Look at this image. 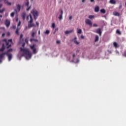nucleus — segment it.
I'll list each match as a JSON object with an SVG mask.
<instances>
[{"mask_svg": "<svg viewBox=\"0 0 126 126\" xmlns=\"http://www.w3.org/2000/svg\"><path fill=\"white\" fill-rule=\"evenodd\" d=\"M96 33H98L99 34L100 36L101 35L102 32L101 31V29H98L96 30Z\"/></svg>", "mask_w": 126, "mask_h": 126, "instance_id": "9b49d317", "label": "nucleus"}, {"mask_svg": "<svg viewBox=\"0 0 126 126\" xmlns=\"http://www.w3.org/2000/svg\"><path fill=\"white\" fill-rule=\"evenodd\" d=\"M114 46L115 48H118L119 47V46L118 45V43L116 42H114Z\"/></svg>", "mask_w": 126, "mask_h": 126, "instance_id": "412c9836", "label": "nucleus"}, {"mask_svg": "<svg viewBox=\"0 0 126 126\" xmlns=\"http://www.w3.org/2000/svg\"><path fill=\"white\" fill-rule=\"evenodd\" d=\"M15 28H16V27L14 26L13 27V29H15Z\"/></svg>", "mask_w": 126, "mask_h": 126, "instance_id": "4d7b16f0", "label": "nucleus"}, {"mask_svg": "<svg viewBox=\"0 0 126 126\" xmlns=\"http://www.w3.org/2000/svg\"><path fill=\"white\" fill-rule=\"evenodd\" d=\"M56 43L57 44H60L61 43V41L60 40H57Z\"/></svg>", "mask_w": 126, "mask_h": 126, "instance_id": "58836bf2", "label": "nucleus"}, {"mask_svg": "<svg viewBox=\"0 0 126 126\" xmlns=\"http://www.w3.org/2000/svg\"><path fill=\"white\" fill-rule=\"evenodd\" d=\"M93 27H97L98 26H97V25L96 24H94Z\"/></svg>", "mask_w": 126, "mask_h": 126, "instance_id": "ea45409f", "label": "nucleus"}, {"mask_svg": "<svg viewBox=\"0 0 126 126\" xmlns=\"http://www.w3.org/2000/svg\"><path fill=\"white\" fill-rule=\"evenodd\" d=\"M5 15L6 16H7L8 15V13H5Z\"/></svg>", "mask_w": 126, "mask_h": 126, "instance_id": "603ef678", "label": "nucleus"}, {"mask_svg": "<svg viewBox=\"0 0 126 126\" xmlns=\"http://www.w3.org/2000/svg\"><path fill=\"white\" fill-rule=\"evenodd\" d=\"M60 11H61V14L60 15V16L59 17V19L60 20H62L63 19V12L62 9H61Z\"/></svg>", "mask_w": 126, "mask_h": 126, "instance_id": "1a4fd4ad", "label": "nucleus"}, {"mask_svg": "<svg viewBox=\"0 0 126 126\" xmlns=\"http://www.w3.org/2000/svg\"><path fill=\"white\" fill-rule=\"evenodd\" d=\"M85 0H82V2H85Z\"/></svg>", "mask_w": 126, "mask_h": 126, "instance_id": "bf43d9fd", "label": "nucleus"}, {"mask_svg": "<svg viewBox=\"0 0 126 126\" xmlns=\"http://www.w3.org/2000/svg\"><path fill=\"white\" fill-rule=\"evenodd\" d=\"M25 45V43H23V44H22V47H24Z\"/></svg>", "mask_w": 126, "mask_h": 126, "instance_id": "8fccbe9b", "label": "nucleus"}, {"mask_svg": "<svg viewBox=\"0 0 126 126\" xmlns=\"http://www.w3.org/2000/svg\"><path fill=\"white\" fill-rule=\"evenodd\" d=\"M0 17L2 18V15H0Z\"/></svg>", "mask_w": 126, "mask_h": 126, "instance_id": "e2e57ef3", "label": "nucleus"}, {"mask_svg": "<svg viewBox=\"0 0 126 126\" xmlns=\"http://www.w3.org/2000/svg\"><path fill=\"white\" fill-rule=\"evenodd\" d=\"M55 31H58V28H56V29H55Z\"/></svg>", "mask_w": 126, "mask_h": 126, "instance_id": "6e6d98bb", "label": "nucleus"}, {"mask_svg": "<svg viewBox=\"0 0 126 126\" xmlns=\"http://www.w3.org/2000/svg\"><path fill=\"white\" fill-rule=\"evenodd\" d=\"M18 21V18L16 19V21Z\"/></svg>", "mask_w": 126, "mask_h": 126, "instance_id": "774afa93", "label": "nucleus"}, {"mask_svg": "<svg viewBox=\"0 0 126 126\" xmlns=\"http://www.w3.org/2000/svg\"><path fill=\"white\" fill-rule=\"evenodd\" d=\"M3 0L4 1V0H0V2H1Z\"/></svg>", "mask_w": 126, "mask_h": 126, "instance_id": "0e129e2a", "label": "nucleus"}, {"mask_svg": "<svg viewBox=\"0 0 126 126\" xmlns=\"http://www.w3.org/2000/svg\"><path fill=\"white\" fill-rule=\"evenodd\" d=\"M117 33H118L120 35H121V34H122L121 32L119 30H117Z\"/></svg>", "mask_w": 126, "mask_h": 126, "instance_id": "c756f323", "label": "nucleus"}, {"mask_svg": "<svg viewBox=\"0 0 126 126\" xmlns=\"http://www.w3.org/2000/svg\"><path fill=\"white\" fill-rule=\"evenodd\" d=\"M36 46V44H33L32 45H30V48L32 50L34 54H35L37 53L36 48H35Z\"/></svg>", "mask_w": 126, "mask_h": 126, "instance_id": "423d86ee", "label": "nucleus"}, {"mask_svg": "<svg viewBox=\"0 0 126 126\" xmlns=\"http://www.w3.org/2000/svg\"><path fill=\"white\" fill-rule=\"evenodd\" d=\"M113 14H114V15L115 16H120V13L118 12H117V11H114V12H113Z\"/></svg>", "mask_w": 126, "mask_h": 126, "instance_id": "4468645a", "label": "nucleus"}, {"mask_svg": "<svg viewBox=\"0 0 126 126\" xmlns=\"http://www.w3.org/2000/svg\"><path fill=\"white\" fill-rule=\"evenodd\" d=\"M15 33H16V34L17 35H19V31H18V30H16V31H15Z\"/></svg>", "mask_w": 126, "mask_h": 126, "instance_id": "f704fd0d", "label": "nucleus"}, {"mask_svg": "<svg viewBox=\"0 0 126 126\" xmlns=\"http://www.w3.org/2000/svg\"><path fill=\"white\" fill-rule=\"evenodd\" d=\"M76 52H77V53L79 52V50H77Z\"/></svg>", "mask_w": 126, "mask_h": 126, "instance_id": "13d9d810", "label": "nucleus"}, {"mask_svg": "<svg viewBox=\"0 0 126 126\" xmlns=\"http://www.w3.org/2000/svg\"><path fill=\"white\" fill-rule=\"evenodd\" d=\"M4 2L5 4H7L8 5H11V3L10 2L8 1L7 0H4Z\"/></svg>", "mask_w": 126, "mask_h": 126, "instance_id": "6ab92c4d", "label": "nucleus"}, {"mask_svg": "<svg viewBox=\"0 0 126 126\" xmlns=\"http://www.w3.org/2000/svg\"><path fill=\"white\" fill-rule=\"evenodd\" d=\"M52 27L54 29L55 28V23H53V24H52Z\"/></svg>", "mask_w": 126, "mask_h": 126, "instance_id": "2f4dec72", "label": "nucleus"}, {"mask_svg": "<svg viewBox=\"0 0 126 126\" xmlns=\"http://www.w3.org/2000/svg\"><path fill=\"white\" fill-rule=\"evenodd\" d=\"M30 21H29L28 27H29V28H31L32 27H35L34 24L32 23L33 19H32V15H30Z\"/></svg>", "mask_w": 126, "mask_h": 126, "instance_id": "39448f33", "label": "nucleus"}, {"mask_svg": "<svg viewBox=\"0 0 126 126\" xmlns=\"http://www.w3.org/2000/svg\"><path fill=\"white\" fill-rule=\"evenodd\" d=\"M23 37V35L22 33V34H20V40H21Z\"/></svg>", "mask_w": 126, "mask_h": 126, "instance_id": "e433bc0d", "label": "nucleus"}, {"mask_svg": "<svg viewBox=\"0 0 126 126\" xmlns=\"http://www.w3.org/2000/svg\"><path fill=\"white\" fill-rule=\"evenodd\" d=\"M81 38L82 39H84V36H83V35H82L81 36Z\"/></svg>", "mask_w": 126, "mask_h": 126, "instance_id": "de8ad7c7", "label": "nucleus"}, {"mask_svg": "<svg viewBox=\"0 0 126 126\" xmlns=\"http://www.w3.org/2000/svg\"><path fill=\"white\" fill-rule=\"evenodd\" d=\"M33 41H34V42H38V40L37 39H34Z\"/></svg>", "mask_w": 126, "mask_h": 126, "instance_id": "37998d69", "label": "nucleus"}, {"mask_svg": "<svg viewBox=\"0 0 126 126\" xmlns=\"http://www.w3.org/2000/svg\"><path fill=\"white\" fill-rule=\"evenodd\" d=\"M27 2L25 3V5L29 7V4H30V2H29V0H27Z\"/></svg>", "mask_w": 126, "mask_h": 126, "instance_id": "cd10ccee", "label": "nucleus"}, {"mask_svg": "<svg viewBox=\"0 0 126 126\" xmlns=\"http://www.w3.org/2000/svg\"><path fill=\"white\" fill-rule=\"evenodd\" d=\"M20 50L21 52H23V56H26L28 57L30 59H31L32 58V54L31 52H30V51L28 48L20 47Z\"/></svg>", "mask_w": 126, "mask_h": 126, "instance_id": "f257e3e1", "label": "nucleus"}, {"mask_svg": "<svg viewBox=\"0 0 126 126\" xmlns=\"http://www.w3.org/2000/svg\"><path fill=\"white\" fill-rule=\"evenodd\" d=\"M94 15H90L89 16V18L90 19H94Z\"/></svg>", "mask_w": 126, "mask_h": 126, "instance_id": "393cba45", "label": "nucleus"}, {"mask_svg": "<svg viewBox=\"0 0 126 126\" xmlns=\"http://www.w3.org/2000/svg\"><path fill=\"white\" fill-rule=\"evenodd\" d=\"M5 24L7 28H8L10 26V20L8 19H6L5 21Z\"/></svg>", "mask_w": 126, "mask_h": 126, "instance_id": "6e6552de", "label": "nucleus"}, {"mask_svg": "<svg viewBox=\"0 0 126 126\" xmlns=\"http://www.w3.org/2000/svg\"><path fill=\"white\" fill-rule=\"evenodd\" d=\"M14 14H15V13H14V12H12L11 13V17H13L14 16Z\"/></svg>", "mask_w": 126, "mask_h": 126, "instance_id": "473e14b6", "label": "nucleus"}, {"mask_svg": "<svg viewBox=\"0 0 126 126\" xmlns=\"http://www.w3.org/2000/svg\"><path fill=\"white\" fill-rule=\"evenodd\" d=\"M94 0H91V2H94Z\"/></svg>", "mask_w": 126, "mask_h": 126, "instance_id": "5fc2aeb1", "label": "nucleus"}, {"mask_svg": "<svg viewBox=\"0 0 126 126\" xmlns=\"http://www.w3.org/2000/svg\"><path fill=\"white\" fill-rule=\"evenodd\" d=\"M99 7L98 6H95V9H94V11L95 12H99Z\"/></svg>", "mask_w": 126, "mask_h": 126, "instance_id": "f3484780", "label": "nucleus"}, {"mask_svg": "<svg viewBox=\"0 0 126 126\" xmlns=\"http://www.w3.org/2000/svg\"><path fill=\"white\" fill-rule=\"evenodd\" d=\"M31 9V6H28V8H27V11H29Z\"/></svg>", "mask_w": 126, "mask_h": 126, "instance_id": "72a5a7b5", "label": "nucleus"}, {"mask_svg": "<svg viewBox=\"0 0 126 126\" xmlns=\"http://www.w3.org/2000/svg\"><path fill=\"white\" fill-rule=\"evenodd\" d=\"M10 34V33L9 32H7V36H9Z\"/></svg>", "mask_w": 126, "mask_h": 126, "instance_id": "49530a36", "label": "nucleus"}, {"mask_svg": "<svg viewBox=\"0 0 126 126\" xmlns=\"http://www.w3.org/2000/svg\"><path fill=\"white\" fill-rule=\"evenodd\" d=\"M99 40V36L98 35H96L95 36V42H96Z\"/></svg>", "mask_w": 126, "mask_h": 126, "instance_id": "5701e85b", "label": "nucleus"}, {"mask_svg": "<svg viewBox=\"0 0 126 126\" xmlns=\"http://www.w3.org/2000/svg\"><path fill=\"white\" fill-rule=\"evenodd\" d=\"M28 29V27H26V30H27Z\"/></svg>", "mask_w": 126, "mask_h": 126, "instance_id": "338daca9", "label": "nucleus"}, {"mask_svg": "<svg viewBox=\"0 0 126 126\" xmlns=\"http://www.w3.org/2000/svg\"><path fill=\"white\" fill-rule=\"evenodd\" d=\"M77 37H75L74 38V42L75 44H77V45H78L79 44V42L77 41Z\"/></svg>", "mask_w": 126, "mask_h": 126, "instance_id": "aec40b11", "label": "nucleus"}, {"mask_svg": "<svg viewBox=\"0 0 126 126\" xmlns=\"http://www.w3.org/2000/svg\"><path fill=\"white\" fill-rule=\"evenodd\" d=\"M12 51H13L12 49L10 48L9 50H8L6 52H4V53H7V54H9V52H12Z\"/></svg>", "mask_w": 126, "mask_h": 126, "instance_id": "bb28decb", "label": "nucleus"}, {"mask_svg": "<svg viewBox=\"0 0 126 126\" xmlns=\"http://www.w3.org/2000/svg\"><path fill=\"white\" fill-rule=\"evenodd\" d=\"M20 30V27H19V26H18V27H17V29H16V30L19 31Z\"/></svg>", "mask_w": 126, "mask_h": 126, "instance_id": "a19ab883", "label": "nucleus"}, {"mask_svg": "<svg viewBox=\"0 0 126 126\" xmlns=\"http://www.w3.org/2000/svg\"><path fill=\"white\" fill-rule=\"evenodd\" d=\"M4 36H5V33H3L2 34V37H4Z\"/></svg>", "mask_w": 126, "mask_h": 126, "instance_id": "09e8293b", "label": "nucleus"}, {"mask_svg": "<svg viewBox=\"0 0 126 126\" xmlns=\"http://www.w3.org/2000/svg\"><path fill=\"white\" fill-rule=\"evenodd\" d=\"M31 13L32 14L34 19L35 20V21H36L37 17L39 15V12L36 9H32V10Z\"/></svg>", "mask_w": 126, "mask_h": 126, "instance_id": "20e7f679", "label": "nucleus"}, {"mask_svg": "<svg viewBox=\"0 0 126 126\" xmlns=\"http://www.w3.org/2000/svg\"><path fill=\"white\" fill-rule=\"evenodd\" d=\"M36 32H32V37H34V35L36 34Z\"/></svg>", "mask_w": 126, "mask_h": 126, "instance_id": "b1692460", "label": "nucleus"}, {"mask_svg": "<svg viewBox=\"0 0 126 126\" xmlns=\"http://www.w3.org/2000/svg\"><path fill=\"white\" fill-rule=\"evenodd\" d=\"M109 3L112 4H116V1L115 0H110Z\"/></svg>", "mask_w": 126, "mask_h": 126, "instance_id": "dca6fc26", "label": "nucleus"}, {"mask_svg": "<svg viewBox=\"0 0 126 126\" xmlns=\"http://www.w3.org/2000/svg\"><path fill=\"white\" fill-rule=\"evenodd\" d=\"M85 23L86 24L90 26H92V25H93V23L91 21V20L88 19V18H86L85 19Z\"/></svg>", "mask_w": 126, "mask_h": 126, "instance_id": "0eeeda50", "label": "nucleus"}, {"mask_svg": "<svg viewBox=\"0 0 126 126\" xmlns=\"http://www.w3.org/2000/svg\"><path fill=\"white\" fill-rule=\"evenodd\" d=\"M35 23H36V25H37V26H39V23H38V22H36Z\"/></svg>", "mask_w": 126, "mask_h": 126, "instance_id": "3c124183", "label": "nucleus"}, {"mask_svg": "<svg viewBox=\"0 0 126 126\" xmlns=\"http://www.w3.org/2000/svg\"><path fill=\"white\" fill-rule=\"evenodd\" d=\"M77 30H78L77 33L79 34H81L82 33V30L81 29H78V28H77Z\"/></svg>", "mask_w": 126, "mask_h": 126, "instance_id": "a878e982", "label": "nucleus"}, {"mask_svg": "<svg viewBox=\"0 0 126 126\" xmlns=\"http://www.w3.org/2000/svg\"><path fill=\"white\" fill-rule=\"evenodd\" d=\"M2 6V4H0V8H1ZM4 10H5V8H3L2 9L0 10V13H2Z\"/></svg>", "mask_w": 126, "mask_h": 126, "instance_id": "2eb2a0df", "label": "nucleus"}, {"mask_svg": "<svg viewBox=\"0 0 126 126\" xmlns=\"http://www.w3.org/2000/svg\"><path fill=\"white\" fill-rule=\"evenodd\" d=\"M25 42H26V43L27 44H28V43H29V39H28V38H26L25 39Z\"/></svg>", "mask_w": 126, "mask_h": 126, "instance_id": "7c9ffc66", "label": "nucleus"}, {"mask_svg": "<svg viewBox=\"0 0 126 126\" xmlns=\"http://www.w3.org/2000/svg\"><path fill=\"white\" fill-rule=\"evenodd\" d=\"M16 6L17 7V10L19 12L21 10V6L20 4H18L16 5Z\"/></svg>", "mask_w": 126, "mask_h": 126, "instance_id": "a211bd4d", "label": "nucleus"}, {"mask_svg": "<svg viewBox=\"0 0 126 126\" xmlns=\"http://www.w3.org/2000/svg\"><path fill=\"white\" fill-rule=\"evenodd\" d=\"M40 31H38V34L40 35Z\"/></svg>", "mask_w": 126, "mask_h": 126, "instance_id": "052dcab7", "label": "nucleus"}, {"mask_svg": "<svg viewBox=\"0 0 126 126\" xmlns=\"http://www.w3.org/2000/svg\"><path fill=\"white\" fill-rule=\"evenodd\" d=\"M22 17L23 20L24 21H25V18H26V12H23V13L22 14Z\"/></svg>", "mask_w": 126, "mask_h": 126, "instance_id": "ddd939ff", "label": "nucleus"}, {"mask_svg": "<svg viewBox=\"0 0 126 126\" xmlns=\"http://www.w3.org/2000/svg\"><path fill=\"white\" fill-rule=\"evenodd\" d=\"M30 15H31V14H30L29 15L27 16V18H26V20H27V21H28V20H29V17H30Z\"/></svg>", "mask_w": 126, "mask_h": 126, "instance_id": "4c0bfd02", "label": "nucleus"}, {"mask_svg": "<svg viewBox=\"0 0 126 126\" xmlns=\"http://www.w3.org/2000/svg\"><path fill=\"white\" fill-rule=\"evenodd\" d=\"M79 62V60H77V62L76 63H78Z\"/></svg>", "mask_w": 126, "mask_h": 126, "instance_id": "69168bd1", "label": "nucleus"}, {"mask_svg": "<svg viewBox=\"0 0 126 126\" xmlns=\"http://www.w3.org/2000/svg\"><path fill=\"white\" fill-rule=\"evenodd\" d=\"M33 41H34V38H31V39H30L31 42H32Z\"/></svg>", "mask_w": 126, "mask_h": 126, "instance_id": "c03bdc74", "label": "nucleus"}, {"mask_svg": "<svg viewBox=\"0 0 126 126\" xmlns=\"http://www.w3.org/2000/svg\"><path fill=\"white\" fill-rule=\"evenodd\" d=\"M5 49V47L4 44H2V47L0 49V52H3L4 50Z\"/></svg>", "mask_w": 126, "mask_h": 126, "instance_id": "f8f14e48", "label": "nucleus"}, {"mask_svg": "<svg viewBox=\"0 0 126 126\" xmlns=\"http://www.w3.org/2000/svg\"><path fill=\"white\" fill-rule=\"evenodd\" d=\"M72 19V16H70L69 17V19L71 20Z\"/></svg>", "mask_w": 126, "mask_h": 126, "instance_id": "a18cd8bd", "label": "nucleus"}, {"mask_svg": "<svg viewBox=\"0 0 126 126\" xmlns=\"http://www.w3.org/2000/svg\"><path fill=\"white\" fill-rule=\"evenodd\" d=\"M74 32V30H70V31H65L64 32V33L65 34H70L72 32Z\"/></svg>", "mask_w": 126, "mask_h": 126, "instance_id": "9d476101", "label": "nucleus"}, {"mask_svg": "<svg viewBox=\"0 0 126 126\" xmlns=\"http://www.w3.org/2000/svg\"><path fill=\"white\" fill-rule=\"evenodd\" d=\"M56 31H55L54 32H53V34H55L56 33Z\"/></svg>", "mask_w": 126, "mask_h": 126, "instance_id": "680f3d73", "label": "nucleus"}, {"mask_svg": "<svg viewBox=\"0 0 126 126\" xmlns=\"http://www.w3.org/2000/svg\"><path fill=\"white\" fill-rule=\"evenodd\" d=\"M21 22L19 21L18 24V27H19L21 25Z\"/></svg>", "mask_w": 126, "mask_h": 126, "instance_id": "79ce46f5", "label": "nucleus"}, {"mask_svg": "<svg viewBox=\"0 0 126 126\" xmlns=\"http://www.w3.org/2000/svg\"><path fill=\"white\" fill-rule=\"evenodd\" d=\"M123 56L126 57V51H125V52L123 54Z\"/></svg>", "mask_w": 126, "mask_h": 126, "instance_id": "c9c22d12", "label": "nucleus"}, {"mask_svg": "<svg viewBox=\"0 0 126 126\" xmlns=\"http://www.w3.org/2000/svg\"><path fill=\"white\" fill-rule=\"evenodd\" d=\"M75 55L74 54H73V58H75Z\"/></svg>", "mask_w": 126, "mask_h": 126, "instance_id": "864d4df0", "label": "nucleus"}, {"mask_svg": "<svg viewBox=\"0 0 126 126\" xmlns=\"http://www.w3.org/2000/svg\"><path fill=\"white\" fill-rule=\"evenodd\" d=\"M4 55H6L8 57L9 61H10L12 58V55L11 53H3L0 55V63H2V59L3 58Z\"/></svg>", "mask_w": 126, "mask_h": 126, "instance_id": "f03ea898", "label": "nucleus"}, {"mask_svg": "<svg viewBox=\"0 0 126 126\" xmlns=\"http://www.w3.org/2000/svg\"><path fill=\"white\" fill-rule=\"evenodd\" d=\"M100 12L103 14H105L106 13V10L105 9L103 8L100 10Z\"/></svg>", "mask_w": 126, "mask_h": 126, "instance_id": "4be33fe9", "label": "nucleus"}, {"mask_svg": "<svg viewBox=\"0 0 126 126\" xmlns=\"http://www.w3.org/2000/svg\"><path fill=\"white\" fill-rule=\"evenodd\" d=\"M3 41L5 42L6 48L7 49L11 47V45L13 44L12 39H8V40H7L6 39H4Z\"/></svg>", "mask_w": 126, "mask_h": 126, "instance_id": "7ed1b4c3", "label": "nucleus"}, {"mask_svg": "<svg viewBox=\"0 0 126 126\" xmlns=\"http://www.w3.org/2000/svg\"><path fill=\"white\" fill-rule=\"evenodd\" d=\"M50 33V31L47 30L46 31V32H45V34H49Z\"/></svg>", "mask_w": 126, "mask_h": 126, "instance_id": "c85d7f7f", "label": "nucleus"}]
</instances>
